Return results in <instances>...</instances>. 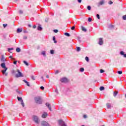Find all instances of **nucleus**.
I'll use <instances>...</instances> for the list:
<instances>
[{
    "label": "nucleus",
    "instance_id": "nucleus-9",
    "mask_svg": "<svg viewBox=\"0 0 126 126\" xmlns=\"http://www.w3.org/2000/svg\"><path fill=\"white\" fill-rule=\"evenodd\" d=\"M105 3V0H100L97 4L98 6H100V5H103Z\"/></svg>",
    "mask_w": 126,
    "mask_h": 126
},
{
    "label": "nucleus",
    "instance_id": "nucleus-19",
    "mask_svg": "<svg viewBox=\"0 0 126 126\" xmlns=\"http://www.w3.org/2000/svg\"><path fill=\"white\" fill-rule=\"evenodd\" d=\"M107 107L108 109L111 108V104H110V103H107Z\"/></svg>",
    "mask_w": 126,
    "mask_h": 126
},
{
    "label": "nucleus",
    "instance_id": "nucleus-18",
    "mask_svg": "<svg viewBox=\"0 0 126 126\" xmlns=\"http://www.w3.org/2000/svg\"><path fill=\"white\" fill-rule=\"evenodd\" d=\"M99 89L100 91H103V90H105V88L104 87H100Z\"/></svg>",
    "mask_w": 126,
    "mask_h": 126
},
{
    "label": "nucleus",
    "instance_id": "nucleus-53",
    "mask_svg": "<svg viewBox=\"0 0 126 126\" xmlns=\"http://www.w3.org/2000/svg\"><path fill=\"white\" fill-rule=\"evenodd\" d=\"M55 92L56 93H57V94H58V93H59L58 92V89H56L55 90Z\"/></svg>",
    "mask_w": 126,
    "mask_h": 126
},
{
    "label": "nucleus",
    "instance_id": "nucleus-55",
    "mask_svg": "<svg viewBox=\"0 0 126 126\" xmlns=\"http://www.w3.org/2000/svg\"><path fill=\"white\" fill-rule=\"evenodd\" d=\"M12 61H15V58H12Z\"/></svg>",
    "mask_w": 126,
    "mask_h": 126
},
{
    "label": "nucleus",
    "instance_id": "nucleus-42",
    "mask_svg": "<svg viewBox=\"0 0 126 126\" xmlns=\"http://www.w3.org/2000/svg\"><path fill=\"white\" fill-rule=\"evenodd\" d=\"M3 26L4 28H5L7 26V24H3Z\"/></svg>",
    "mask_w": 126,
    "mask_h": 126
},
{
    "label": "nucleus",
    "instance_id": "nucleus-47",
    "mask_svg": "<svg viewBox=\"0 0 126 126\" xmlns=\"http://www.w3.org/2000/svg\"><path fill=\"white\" fill-rule=\"evenodd\" d=\"M13 63L14 64H16L17 63V61H14Z\"/></svg>",
    "mask_w": 126,
    "mask_h": 126
},
{
    "label": "nucleus",
    "instance_id": "nucleus-16",
    "mask_svg": "<svg viewBox=\"0 0 126 126\" xmlns=\"http://www.w3.org/2000/svg\"><path fill=\"white\" fill-rule=\"evenodd\" d=\"M16 51L17 53H19L20 52V51H21V50L20 49V48L17 47L16 49Z\"/></svg>",
    "mask_w": 126,
    "mask_h": 126
},
{
    "label": "nucleus",
    "instance_id": "nucleus-54",
    "mask_svg": "<svg viewBox=\"0 0 126 126\" xmlns=\"http://www.w3.org/2000/svg\"><path fill=\"white\" fill-rule=\"evenodd\" d=\"M9 59H11V60H12L13 58L12 56H10L9 57Z\"/></svg>",
    "mask_w": 126,
    "mask_h": 126
},
{
    "label": "nucleus",
    "instance_id": "nucleus-57",
    "mask_svg": "<svg viewBox=\"0 0 126 126\" xmlns=\"http://www.w3.org/2000/svg\"><path fill=\"white\" fill-rule=\"evenodd\" d=\"M28 26H29V27H32V26H31V25H29Z\"/></svg>",
    "mask_w": 126,
    "mask_h": 126
},
{
    "label": "nucleus",
    "instance_id": "nucleus-32",
    "mask_svg": "<svg viewBox=\"0 0 126 126\" xmlns=\"http://www.w3.org/2000/svg\"><path fill=\"white\" fill-rule=\"evenodd\" d=\"M53 32H54V33H58V32H59V30H53Z\"/></svg>",
    "mask_w": 126,
    "mask_h": 126
},
{
    "label": "nucleus",
    "instance_id": "nucleus-30",
    "mask_svg": "<svg viewBox=\"0 0 126 126\" xmlns=\"http://www.w3.org/2000/svg\"><path fill=\"white\" fill-rule=\"evenodd\" d=\"M123 20H126V15L123 16Z\"/></svg>",
    "mask_w": 126,
    "mask_h": 126
},
{
    "label": "nucleus",
    "instance_id": "nucleus-26",
    "mask_svg": "<svg viewBox=\"0 0 126 126\" xmlns=\"http://www.w3.org/2000/svg\"><path fill=\"white\" fill-rule=\"evenodd\" d=\"M80 47H77V49H76V51H77V52H80Z\"/></svg>",
    "mask_w": 126,
    "mask_h": 126
},
{
    "label": "nucleus",
    "instance_id": "nucleus-23",
    "mask_svg": "<svg viewBox=\"0 0 126 126\" xmlns=\"http://www.w3.org/2000/svg\"><path fill=\"white\" fill-rule=\"evenodd\" d=\"M54 53H55V51H54V50H50V54L51 55H54Z\"/></svg>",
    "mask_w": 126,
    "mask_h": 126
},
{
    "label": "nucleus",
    "instance_id": "nucleus-60",
    "mask_svg": "<svg viewBox=\"0 0 126 126\" xmlns=\"http://www.w3.org/2000/svg\"><path fill=\"white\" fill-rule=\"evenodd\" d=\"M18 92V93H19V94H20V92Z\"/></svg>",
    "mask_w": 126,
    "mask_h": 126
},
{
    "label": "nucleus",
    "instance_id": "nucleus-1",
    "mask_svg": "<svg viewBox=\"0 0 126 126\" xmlns=\"http://www.w3.org/2000/svg\"><path fill=\"white\" fill-rule=\"evenodd\" d=\"M1 66L2 67V68H3V70H2L1 71V72H2V74L3 75H5V76H7V73L6 72V70H7V67H6V66H5V63H1Z\"/></svg>",
    "mask_w": 126,
    "mask_h": 126
},
{
    "label": "nucleus",
    "instance_id": "nucleus-38",
    "mask_svg": "<svg viewBox=\"0 0 126 126\" xmlns=\"http://www.w3.org/2000/svg\"><path fill=\"white\" fill-rule=\"evenodd\" d=\"M19 13H20V14H22V13H23V11L20 10L19 11Z\"/></svg>",
    "mask_w": 126,
    "mask_h": 126
},
{
    "label": "nucleus",
    "instance_id": "nucleus-51",
    "mask_svg": "<svg viewBox=\"0 0 126 126\" xmlns=\"http://www.w3.org/2000/svg\"><path fill=\"white\" fill-rule=\"evenodd\" d=\"M83 117L84 118V119H86V118H87V116L86 115H84L83 116Z\"/></svg>",
    "mask_w": 126,
    "mask_h": 126
},
{
    "label": "nucleus",
    "instance_id": "nucleus-28",
    "mask_svg": "<svg viewBox=\"0 0 126 126\" xmlns=\"http://www.w3.org/2000/svg\"><path fill=\"white\" fill-rule=\"evenodd\" d=\"M80 71L81 72H83V71H84V68H80Z\"/></svg>",
    "mask_w": 126,
    "mask_h": 126
},
{
    "label": "nucleus",
    "instance_id": "nucleus-2",
    "mask_svg": "<svg viewBox=\"0 0 126 126\" xmlns=\"http://www.w3.org/2000/svg\"><path fill=\"white\" fill-rule=\"evenodd\" d=\"M36 104H42V99L40 96H37L34 98Z\"/></svg>",
    "mask_w": 126,
    "mask_h": 126
},
{
    "label": "nucleus",
    "instance_id": "nucleus-27",
    "mask_svg": "<svg viewBox=\"0 0 126 126\" xmlns=\"http://www.w3.org/2000/svg\"><path fill=\"white\" fill-rule=\"evenodd\" d=\"M1 61L3 62H5V59H4V57L3 56H2L1 58Z\"/></svg>",
    "mask_w": 126,
    "mask_h": 126
},
{
    "label": "nucleus",
    "instance_id": "nucleus-11",
    "mask_svg": "<svg viewBox=\"0 0 126 126\" xmlns=\"http://www.w3.org/2000/svg\"><path fill=\"white\" fill-rule=\"evenodd\" d=\"M47 116H48V114H47V112H44L42 115V118H43V119H46Z\"/></svg>",
    "mask_w": 126,
    "mask_h": 126
},
{
    "label": "nucleus",
    "instance_id": "nucleus-14",
    "mask_svg": "<svg viewBox=\"0 0 126 126\" xmlns=\"http://www.w3.org/2000/svg\"><path fill=\"white\" fill-rule=\"evenodd\" d=\"M22 32V29L18 28L17 30V33H21Z\"/></svg>",
    "mask_w": 126,
    "mask_h": 126
},
{
    "label": "nucleus",
    "instance_id": "nucleus-46",
    "mask_svg": "<svg viewBox=\"0 0 126 126\" xmlns=\"http://www.w3.org/2000/svg\"><path fill=\"white\" fill-rule=\"evenodd\" d=\"M40 89H41V90H44L45 89V88H44V87L41 86L40 87Z\"/></svg>",
    "mask_w": 126,
    "mask_h": 126
},
{
    "label": "nucleus",
    "instance_id": "nucleus-4",
    "mask_svg": "<svg viewBox=\"0 0 126 126\" xmlns=\"http://www.w3.org/2000/svg\"><path fill=\"white\" fill-rule=\"evenodd\" d=\"M33 120L36 124H39V118H38V116H33Z\"/></svg>",
    "mask_w": 126,
    "mask_h": 126
},
{
    "label": "nucleus",
    "instance_id": "nucleus-15",
    "mask_svg": "<svg viewBox=\"0 0 126 126\" xmlns=\"http://www.w3.org/2000/svg\"><path fill=\"white\" fill-rule=\"evenodd\" d=\"M24 82H25V83H26L27 85L28 86H30V85L29 84V83L28 82H27V81L25 80H23Z\"/></svg>",
    "mask_w": 126,
    "mask_h": 126
},
{
    "label": "nucleus",
    "instance_id": "nucleus-33",
    "mask_svg": "<svg viewBox=\"0 0 126 126\" xmlns=\"http://www.w3.org/2000/svg\"><path fill=\"white\" fill-rule=\"evenodd\" d=\"M117 73H118V74H122L123 73V71H118L117 72Z\"/></svg>",
    "mask_w": 126,
    "mask_h": 126
},
{
    "label": "nucleus",
    "instance_id": "nucleus-34",
    "mask_svg": "<svg viewBox=\"0 0 126 126\" xmlns=\"http://www.w3.org/2000/svg\"><path fill=\"white\" fill-rule=\"evenodd\" d=\"M88 20L89 22H91V21H92V19L91 18H89Z\"/></svg>",
    "mask_w": 126,
    "mask_h": 126
},
{
    "label": "nucleus",
    "instance_id": "nucleus-7",
    "mask_svg": "<svg viewBox=\"0 0 126 126\" xmlns=\"http://www.w3.org/2000/svg\"><path fill=\"white\" fill-rule=\"evenodd\" d=\"M41 126H50L49 123H47L46 121H42L41 122Z\"/></svg>",
    "mask_w": 126,
    "mask_h": 126
},
{
    "label": "nucleus",
    "instance_id": "nucleus-41",
    "mask_svg": "<svg viewBox=\"0 0 126 126\" xmlns=\"http://www.w3.org/2000/svg\"><path fill=\"white\" fill-rule=\"evenodd\" d=\"M59 72H60V71H59V70H57L55 71V74H58V73H59Z\"/></svg>",
    "mask_w": 126,
    "mask_h": 126
},
{
    "label": "nucleus",
    "instance_id": "nucleus-35",
    "mask_svg": "<svg viewBox=\"0 0 126 126\" xmlns=\"http://www.w3.org/2000/svg\"><path fill=\"white\" fill-rule=\"evenodd\" d=\"M85 60L87 62H89V58L88 57H86Z\"/></svg>",
    "mask_w": 126,
    "mask_h": 126
},
{
    "label": "nucleus",
    "instance_id": "nucleus-6",
    "mask_svg": "<svg viewBox=\"0 0 126 126\" xmlns=\"http://www.w3.org/2000/svg\"><path fill=\"white\" fill-rule=\"evenodd\" d=\"M60 81L61 82H63L64 83H67V82H68V80L66 78H63L60 80Z\"/></svg>",
    "mask_w": 126,
    "mask_h": 126
},
{
    "label": "nucleus",
    "instance_id": "nucleus-37",
    "mask_svg": "<svg viewBox=\"0 0 126 126\" xmlns=\"http://www.w3.org/2000/svg\"><path fill=\"white\" fill-rule=\"evenodd\" d=\"M87 8H88V10H91V6H88Z\"/></svg>",
    "mask_w": 126,
    "mask_h": 126
},
{
    "label": "nucleus",
    "instance_id": "nucleus-8",
    "mask_svg": "<svg viewBox=\"0 0 126 126\" xmlns=\"http://www.w3.org/2000/svg\"><path fill=\"white\" fill-rule=\"evenodd\" d=\"M59 124L61 126H66V125H65V124H64V122L63 121V120H59Z\"/></svg>",
    "mask_w": 126,
    "mask_h": 126
},
{
    "label": "nucleus",
    "instance_id": "nucleus-44",
    "mask_svg": "<svg viewBox=\"0 0 126 126\" xmlns=\"http://www.w3.org/2000/svg\"><path fill=\"white\" fill-rule=\"evenodd\" d=\"M31 78H32L33 80H35V77H34V76H31Z\"/></svg>",
    "mask_w": 126,
    "mask_h": 126
},
{
    "label": "nucleus",
    "instance_id": "nucleus-52",
    "mask_svg": "<svg viewBox=\"0 0 126 126\" xmlns=\"http://www.w3.org/2000/svg\"><path fill=\"white\" fill-rule=\"evenodd\" d=\"M32 28H33V29H35V28H36V25L33 26Z\"/></svg>",
    "mask_w": 126,
    "mask_h": 126
},
{
    "label": "nucleus",
    "instance_id": "nucleus-17",
    "mask_svg": "<svg viewBox=\"0 0 126 126\" xmlns=\"http://www.w3.org/2000/svg\"><path fill=\"white\" fill-rule=\"evenodd\" d=\"M118 95V92H114L113 94V96L116 97Z\"/></svg>",
    "mask_w": 126,
    "mask_h": 126
},
{
    "label": "nucleus",
    "instance_id": "nucleus-58",
    "mask_svg": "<svg viewBox=\"0 0 126 126\" xmlns=\"http://www.w3.org/2000/svg\"><path fill=\"white\" fill-rule=\"evenodd\" d=\"M47 78H49V75L46 76Z\"/></svg>",
    "mask_w": 126,
    "mask_h": 126
},
{
    "label": "nucleus",
    "instance_id": "nucleus-59",
    "mask_svg": "<svg viewBox=\"0 0 126 126\" xmlns=\"http://www.w3.org/2000/svg\"><path fill=\"white\" fill-rule=\"evenodd\" d=\"M42 79H44V78L43 77H41Z\"/></svg>",
    "mask_w": 126,
    "mask_h": 126
},
{
    "label": "nucleus",
    "instance_id": "nucleus-12",
    "mask_svg": "<svg viewBox=\"0 0 126 126\" xmlns=\"http://www.w3.org/2000/svg\"><path fill=\"white\" fill-rule=\"evenodd\" d=\"M46 106L48 107L50 111H52V108L51 107V104H50L49 103H46Z\"/></svg>",
    "mask_w": 126,
    "mask_h": 126
},
{
    "label": "nucleus",
    "instance_id": "nucleus-61",
    "mask_svg": "<svg viewBox=\"0 0 126 126\" xmlns=\"http://www.w3.org/2000/svg\"><path fill=\"white\" fill-rule=\"evenodd\" d=\"M24 33H26L27 32H26V31H24Z\"/></svg>",
    "mask_w": 126,
    "mask_h": 126
},
{
    "label": "nucleus",
    "instance_id": "nucleus-5",
    "mask_svg": "<svg viewBox=\"0 0 126 126\" xmlns=\"http://www.w3.org/2000/svg\"><path fill=\"white\" fill-rule=\"evenodd\" d=\"M17 99H18V101H21V104L22 106L23 107H24V102H23V99H22V97H17Z\"/></svg>",
    "mask_w": 126,
    "mask_h": 126
},
{
    "label": "nucleus",
    "instance_id": "nucleus-20",
    "mask_svg": "<svg viewBox=\"0 0 126 126\" xmlns=\"http://www.w3.org/2000/svg\"><path fill=\"white\" fill-rule=\"evenodd\" d=\"M42 28V27H41L40 26H38V28H37V30L39 31H41Z\"/></svg>",
    "mask_w": 126,
    "mask_h": 126
},
{
    "label": "nucleus",
    "instance_id": "nucleus-21",
    "mask_svg": "<svg viewBox=\"0 0 126 126\" xmlns=\"http://www.w3.org/2000/svg\"><path fill=\"white\" fill-rule=\"evenodd\" d=\"M64 35L65 36H67V37H69V36H70V34H69V33H67V32H65L64 33Z\"/></svg>",
    "mask_w": 126,
    "mask_h": 126
},
{
    "label": "nucleus",
    "instance_id": "nucleus-40",
    "mask_svg": "<svg viewBox=\"0 0 126 126\" xmlns=\"http://www.w3.org/2000/svg\"><path fill=\"white\" fill-rule=\"evenodd\" d=\"M120 54H121V55H122L124 56L125 55V52H124V51H121L120 52Z\"/></svg>",
    "mask_w": 126,
    "mask_h": 126
},
{
    "label": "nucleus",
    "instance_id": "nucleus-48",
    "mask_svg": "<svg viewBox=\"0 0 126 126\" xmlns=\"http://www.w3.org/2000/svg\"><path fill=\"white\" fill-rule=\"evenodd\" d=\"M82 0H78V2H79V3H81Z\"/></svg>",
    "mask_w": 126,
    "mask_h": 126
},
{
    "label": "nucleus",
    "instance_id": "nucleus-45",
    "mask_svg": "<svg viewBox=\"0 0 126 126\" xmlns=\"http://www.w3.org/2000/svg\"><path fill=\"white\" fill-rule=\"evenodd\" d=\"M75 29V27L74 26L72 27L71 28V30H74Z\"/></svg>",
    "mask_w": 126,
    "mask_h": 126
},
{
    "label": "nucleus",
    "instance_id": "nucleus-50",
    "mask_svg": "<svg viewBox=\"0 0 126 126\" xmlns=\"http://www.w3.org/2000/svg\"><path fill=\"white\" fill-rule=\"evenodd\" d=\"M24 40H26V39H27V36H24Z\"/></svg>",
    "mask_w": 126,
    "mask_h": 126
},
{
    "label": "nucleus",
    "instance_id": "nucleus-10",
    "mask_svg": "<svg viewBox=\"0 0 126 126\" xmlns=\"http://www.w3.org/2000/svg\"><path fill=\"white\" fill-rule=\"evenodd\" d=\"M103 38H99V41H98V45H100V46L103 45Z\"/></svg>",
    "mask_w": 126,
    "mask_h": 126
},
{
    "label": "nucleus",
    "instance_id": "nucleus-13",
    "mask_svg": "<svg viewBox=\"0 0 126 126\" xmlns=\"http://www.w3.org/2000/svg\"><path fill=\"white\" fill-rule=\"evenodd\" d=\"M81 28H82V31H84V32H87V30H86L85 27H84L82 26H81Z\"/></svg>",
    "mask_w": 126,
    "mask_h": 126
},
{
    "label": "nucleus",
    "instance_id": "nucleus-56",
    "mask_svg": "<svg viewBox=\"0 0 126 126\" xmlns=\"http://www.w3.org/2000/svg\"><path fill=\"white\" fill-rule=\"evenodd\" d=\"M124 58H126V54H124Z\"/></svg>",
    "mask_w": 126,
    "mask_h": 126
},
{
    "label": "nucleus",
    "instance_id": "nucleus-22",
    "mask_svg": "<svg viewBox=\"0 0 126 126\" xmlns=\"http://www.w3.org/2000/svg\"><path fill=\"white\" fill-rule=\"evenodd\" d=\"M53 40L54 41V43H57V40H56V37L55 36H53Z\"/></svg>",
    "mask_w": 126,
    "mask_h": 126
},
{
    "label": "nucleus",
    "instance_id": "nucleus-43",
    "mask_svg": "<svg viewBox=\"0 0 126 126\" xmlns=\"http://www.w3.org/2000/svg\"><path fill=\"white\" fill-rule=\"evenodd\" d=\"M12 72L13 74H15V72H16V71H15V70H13L12 71Z\"/></svg>",
    "mask_w": 126,
    "mask_h": 126
},
{
    "label": "nucleus",
    "instance_id": "nucleus-36",
    "mask_svg": "<svg viewBox=\"0 0 126 126\" xmlns=\"http://www.w3.org/2000/svg\"><path fill=\"white\" fill-rule=\"evenodd\" d=\"M100 73H103L105 72V71H104V70H103V69H100Z\"/></svg>",
    "mask_w": 126,
    "mask_h": 126
},
{
    "label": "nucleus",
    "instance_id": "nucleus-25",
    "mask_svg": "<svg viewBox=\"0 0 126 126\" xmlns=\"http://www.w3.org/2000/svg\"><path fill=\"white\" fill-rule=\"evenodd\" d=\"M23 63H25V64H26V65H27V66L29 65V64L28 63L26 62V61H24Z\"/></svg>",
    "mask_w": 126,
    "mask_h": 126
},
{
    "label": "nucleus",
    "instance_id": "nucleus-29",
    "mask_svg": "<svg viewBox=\"0 0 126 126\" xmlns=\"http://www.w3.org/2000/svg\"><path fill=\"white\" fill-rule=\"evenodd\" d=\"M113 27H114V25H110V26H109V28L110 29H112Z\"/></svg>",
    "mask_w": 126,
    "mask_h": 126
},
{
    "label": "nucleus",
    "instance_id": "nucleus-3",
    "mask_svg": "<svg viewBox=\"0 0 126 126\" xmlns=\"http://www.w3.org/2000/svg\"><path fill=\"white\" fill-rule=\"evenodd\" d=\"M17 72H18V73L16 74V77H23V74L19 71V69H17Z\"/></svg>",
    "mask_w": 126,
    "mask_h": 126
},
{
    "label": "nucleus",
    "instance_id": "nucleus-39",
    "mask_svg": "<svg viewBox=\"0 0 126 126\" xmlns=\"http://www.w3.org/2000/svg\"><path fill=\"white\" fill-rule=\"evenodd\" d=\"M96 17L98 19H100V15L99 14L96 15Z\"/></svg>",
    "mask_w": 126,
    "mask_h": 126
},
{
    "label": "nucleus",
    "instance_id": "nucleus-49",
    "mask_svg": "<svg viewBox=\"0 0 126 126\" xmlns=\"http://www.w3.org/2000/svg\"><path fill=\"white\" fill-rule=\"evenodd\" d=\"M112 3H113V2H112V1H109V4H112Z\"/></svg>",
    "mask_w": 126,
    "mask_h": 126
},
{
    "label": "nucleus",
    "instance_id": "nucleus-31",
    "mask_svg": "<svg viewBox=\"0 0 126 126\" xmlns=\"http://www.w3.org/2000/svg\"><path fill=\"white\" fill-rule=\"evenodd\" d=\"M41 55H43V56H46V52L43 51V52L41 53Z\"/></svg>",
    "mask_w": 126,
    "mask_h": 126
},
{
    "label": "nucleus",
    "instance_id": "nucleus-24",
    "mask_svg": "<svg viewBox=\"0 0 126 126\" xmlns=\"http://www.w3.org/2000/svg\"><path fill=\"white\" fill-rule=\"evenodd\" d=\"M12 50H13V48H8V51L9 52V53H11V52H10V51H12Z\"/></svg>",
    "mask_w": 126,
    "mask_h": 126
}]
</instances>
